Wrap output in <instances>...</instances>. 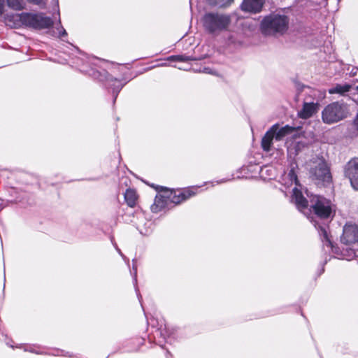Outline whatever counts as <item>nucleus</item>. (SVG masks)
I'll use <instances>...</instances> for the list:
<instances>
[{"label":"nucleus","instance_id":"obj_1","mask_svg":"<svg viewBox=\"0 0 358 358\" xmlns=\"http://www.w3.org/2000/svg\"><path fill=\"white\" fill-rule=\"evenodd\" d=\"M289 24V19L285 15L272 13L264 17L261 22V30L264 35L285 33Z\"/></svg>","mask_w":358,"mask_h":358},{"label":"nucleus","instance_id":"obj_2","mask_svg":"<svg viewBox=\"0 0 358 358\" xmlns=\"http://www.w3.org/2000/svg\"><path fill=\"white\" fill-rule=\"evenodd\" d=\"M11 17L21 24L35 29H47L53 24L52 20L42 13H22L13 15Z\"/></svg>","mask_w":358,"mask_h":358},{"label":"nucleus","instance_id":"obj_3","mask_svg":"<svg viewBox=\"0 0 358 358\" xmlns=\"http://www.w3.org/2000/svg\"><path fill=\"white\" fill-rule=\"evenodd\" d=\"M350 113L348 106L343 101H335L327 105L322 113V121L334 124L346 118Z\"/></svg>","mask_w":358,"mask_h":358},{"label":"nucleus","instance_id":"obj_4","mask_svg":"<svg viewBox=\"0 0 358 358\" xmlns=\"http://www.w3.org/2000/svg\"><path fill=\"white\" fill-rule=\"evenodd\" d=\"M230 23L227 15L217 13H207L203 16V24L209 33L216 34L226 29Z\"/></svg>","mask_w":358,"mask_h":358},{"label":"nucleus","instance_id":"obj_5","mask_svg":"<svg viewBox=\"0 0 358 358\" xmlns=\"http://www.w3.org/2000/svg\"><path fill=\"white\" fill-rule=\"evenodd\" d=\"M310 208L320 218L325 219L330 217L332 213L331 203L326 198L314 195L310 198Z\"/></svg>","mask_w":358,"mask_h":358},{"label":"nucleus","instance_id":"obj_6","mask_svg":"<svg viewBox=\"0 0 358 358\" xmlns=\"http://www.w3.org/2000/svg\"><path fill=\"white\" fill-rule=\"evenodd\" d=\"M345 176L355 190H358V158L349 161L345 167Z\"/></svg>","mask_w":358,"mask_h":358},{"label":"nucleus","instance_id":"obj_7","mask_svg":"<svg viewBox=\"0 0 358 358\" xmlns=\"http://www.w3.org/2000/svg\"><path fill=\"white\" fill-rule=\"evenodd\" d=\"M341 241L350 245L358 241V226L352 223H346L343 227Z\"/></svg>","mask_w":358,"mask_h":358},{"label":"nucleus","instance_id":"obj_8","mask_svg":"<svg viewBox=\"0 0 358 358\" xmlns=\"http://www.w3.org/2000/svg\"><path fill=\"white\" fill-rule=\"evenodd\" d=\"M194 189L197 188H191L178 191H166V194L169 195L171 203L179 204L189 198L194 196L196 192Z\"/></svg>","mask_w":358,"mask_h":358},{"label":"nucleus","instance_id":"obj_9","mask_svg":"<svg viewBox=\"0 0 358 358\" xmlns=\"http://www.w3.org/2000/svg\"><path fill=\"white\" fill-rule=\"evenodd\" d=\"M310 173L314 179L323 182H329L331 179L329 170L324 162H320L315 167H312Z\"/></svg>","mask_w":358,"mask_h":358},{"label":"nucleus","instance_id":"obj_10","mask_svg":"<svg viewBox=\"0 0 358 358\" xmlns=\"http://www.w3.org/2000/svg\"><path fill=\"white\" fill-rule=\"evenodd\" d=\"M171 204L169 195L166 194V191L162 194L156 196L155 202L151 206V210L153 213H158L166 208H169Z\"/></svg>","mask_w":358,"mask_h":358},{"label":"nucleus","instance_id":"obj_11","mask_svg":"<svg viewBox=\"0 0 358 358\" xmlns=\"http://www.w3.org/2000/svg\"><path fill=\"white\" fill-rule=\"evenodd\" d=\"M264 0H243L241 9L243 11L257 13L262 10Z\"/></svg>","mask_w":358,"mask_h":358},{"label":"nucleus","instance_id":"obj_12","mask_svg":"<svg viewBox=\"0 0 358 358\" xmlns=\"http://www.w3.org/2000/svg\"><path fill=\"white\" fill-rule=\"evenodd\" d=\"M292 201L300 210L306 208L308 206L307 199L303 196L301 191L298 189L297 186H295L292 189Z\"/></svg>","mask_w":358,"mask_h":358},{"label":"nucleus","instance_id":"obj_13","mask_svg":"<svg viewBox=\"0 0 358 358\" xmlns=\"http://www.w3.org/2000/svg\"><path fill=\"white\" fill-rule=\"evenodd\" d=\"M278 130V124L273 125L270 129L265 134L262 140V146L264 150L269 151L272 144V141L275 138L274 135Z\"/></svg>","mask_w":358,"mask_h":358},{"label":"nucleus","instance_id":"obj_14","mask_svg":"<svg viewBox=\"0 0 358 358\" xmlns=\"http://www.w3.org/2000/svg\"><path fill=\"white\" fill-rule=\"evenodd\" d=\"M316 111V105L314 103H304L302 109L299 112V116L303 119L311 117Z\"/></svg>","mask_w":358,"mask_h":358},{"label":"nucleus","instance_id":"obj_15","mask_svg":"<svg viewBox=\"0 0 358 358\" xmlns=\"http://www.w3.org/2000/svg\"><path fill=\"white\" fill-rule=\"evenodd\" d=\"M6 3L10 8L16 10L23 8L21 0H0V15L3 13Z\"/></svg>","mask_w":358,"mask_h":358},{"label":"nucleus","instance_id":"obj_16","mask_svg":"<svg viewBox=\"0 0 358 358\" xmlns=\"http://www.w3.org/2000/svg\"><path fill=\"white\" fill-rule=\"evenodd\" d=\"M317 230L324 245L328 248H332V242L329 236L327 227L325 226H319Z\"/></svg>","mask_w":358,"mask_h":358},{"label":"nucleus","instance_id":"obj_17","mask_svg":"<svg viewBox=\"0 0 358 358\" xmlns=\"http://www.w3.org/2000/svg\"><path fill=\"white\" fill-rule=\"evenodd\" d=\"M294 131V128L289 125H286L280 129L278 127V130L274 135L275 139L276 141H281L285 136L292 134Z\"/></svg>","mask_w":358,"mask_h":358},{"label":"nucleus","instance_id":"obj_18","mask_svg":"<svg viewBox=\"0 0 358 358\" xmlns=\"http://www.w3.org/2000/svg\"><path fill=\"white\" fill-rule=\"evenodd\" d=\"M137 199L138 196L134 189H127L124 194V199L129 206L134 207L136 203Z\"/></svg>","mask_w":358,"mask_h":358},{"label":"nucleus","instance_id":"obj_19","mask_svg":"<svg viewBox=\"0 0 358 358\" xmlns=\"http://www.w3.org/2000/svg\"><path fill=\"white\" fill-rule=\"evenodd\" d=\"M298 166L296 162H292L290 164V168L287 174V177L291 182V184L294 183L296 186H299V180L297 178V174L296 170L297 169Z\"/></svg>","mask_w":358,"mask_h":358},{"label":"nucleus","instance_id":"obj_20","mask_svg":"<svg viewBox=\"0 0 358 358\" xmlns=\"http://www.w3.org/2000/svg\"><path fill=\"white\" fill-rule=\"evenodd\" d=\"M351 86L350 85H337L335 87L329 90V93L344 94L345 92L350 91Z\"/></svg>","mask_w":358,"mask_h":358},{"label":"nucleus","instance_id":"obj_21","mask_svg":"<svg viewBox=\"0 0 358 358\" xmlns=\"http://www.w3.org/2000/svg\"><path fill=\"white\" fill-rule=\"evenodd\" d=\"M108 85L113 88V92L115 94L114 101H115L118 92L122 88L124 84L122 83L121 81L117 79H111L108 81Z\"/></svg>","mask_w":358,"mask_h":358},{"label":"nucleus","instance_id":"obj_22","mask_svg":"<svg viewBox=\"0 0 358 358\" xmlns=\"http://www.w3.org/2000/svg\"><path fill=\"white\" fill-rule=\"evenodd\" d=\"M195 59L185 55H171L167 57L166 60L170 62H187L189 61L194 60Z\"/></svg>","mask_w":358,"mask_h":358},{"label":"nucleus","instance_id":"obj_23","mask_svg":"<svg viewBox=\"0 0 358 358\" xmlns=\"http://www.w3.org/2000/svg\"><path fill=\"white\" fill-rule=\"evenodd\" d=\"M213 3L220 7H224L230 4L233 0H211Z\"/></svg>","mask_w":358,"mask_h":358},{"label":"nucleus","instance_id":"obj_24","mask_svg":"<svg viewBox=\"0 0 358 358\" xmlns=\"http://www.w3.org/2000/svg\"><path fill=\"white\" fill-rule=\"evenodd\" d=\"M137 229L140 233L143 235H148L150 232L147 228H143L140 224H138Z\"/></svg>","mask_w":358,"mask_h":358},{"label":"nucleus","instance_id":"obj_25","mask_svg":"<svg viewBox=\"0 0 358 358\" xmlns=\"http://www.w3.org/2000/svg\"><path fill=\"white\" fill-rule=\"evenodd\" d=\"M29 1L34 3L36 5L40 6L41 7H43L45 5V2L44 0H28Z\"/></svg>","mask_w":358,"mask_h":358},{"label":"nucleus","instance_id":"obj_26","mask_svg":"<svg viewBox=\"0 0 358 358\" xmlns=\"http://www.w3.org/2000/svg\"><path fill=\"white\" fill-rule=\"evenodd\" d=\"M67 35V33L66 31V30L63 28V27H60L58 29V35L57 36L59 38H62L63 36H65Z\"/></svg>","mask_w":358,"mask_h":358},{"label":"nucleus","instance_id":"obj_27","mask_svg":"<svg viewBox=\"0 0 358 358\" xmlns=\"http://www.w3.org/2000/svg\"><path fill=\"white\" fill-rule=\"evenodd\" d=\"M203 72L206 73H209V74L213 73L212 70L210 68H207V67L203 68Z\"/></svg>","mask_w":358,"mask_h":358},{"label":"nucleus","instance_id":"obj_28","mask_svg":"<svg viewBox=\"0 0 358 358\" xmlns=\"http://www.w3.org/2000/svg\"><path fill=\"white\" fill-rule=\"evenodd\" d=\"M269 171H272L271 169H268V167H264L263 169H262L261 170V173L263 175L264 172L266 171V172H268Z\"/></svg>","mask_w":358,"mask_h":358},{"label":"nucleus","instance_id":"obj_29","mask_svg":"<svg viewBox=\"0 0 358 358\" xmlns=\"http://www.w3.org/2000/svg\"><path fill=\"white\" fill-rule=\"evenodd\" d=\"M116 249L118 251V252L122 256V254L119 248H116Z\"/></svg>","mask_w":358,"mask_h":358},{"label":"nucleus","instance_id":"obj_30","mask_svg":"<svg viewBox=\"0 0 358 358\" xmlns=\"http://www.w3.org/2000/svg\"><path fill=\"white\" fill-rule=\"evenodd\" d=\"M148 224H149L148 226V228L150 227V226L152 224L150 222H148Z\"/></svg>","mask_w":358,"mask_h":358},{"label":"nucleus","instance_id":"obj_31","mask_svg":"<svg viewBox=\"0 0 358 358\" xmlns=\"http://www.w3.org/2000/svg\"><path fill=\"white\" fill-rule=\"evenodd\" d=\"M166 64H162L159 66H166Z\"/></svg>","mask_w":358,"mask_h":358},{"label":"nucleus","instance_id":"obj_32","mask_svg":"<svg viewBox=\"0 0 358 358\" xmlns=\"http://www.w3.org/2000/svg\"><path fill=\"white\" fill-rule=\"evenodd\" d=\"M25 350H27V349ZM29 351H30L31 352H33L34 351L32 350H28Z\"/></svg>","mask_w":358,"mask_h":358},{"label":"nucleus","instance_id":"obj_33","mask_svg":"<svg viewBox=\"0 0 358 358\" xmlns=\"http://www.w3.org/2000/svg\"><path fill=\"white\" fill-rule=\"evenodd\" d=\"M357 88H358V87H357Z\"/></svg>","mask_w":358,"mask_h":358}]
</instances>
